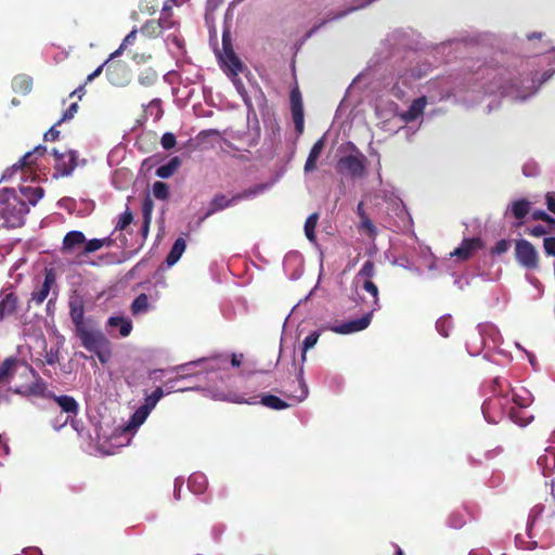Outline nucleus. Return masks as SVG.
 Wrapping results in <instances>:
<instances>
[{"instance_id": "60", "label": "nucleus", "mask_w": 555, "mask_h": 555, "mask_svg": "<svg viewBox=\"0 0 555 555\" xmlns=\"http://www.w3.org/2000/svg\"><path fill=\"white\" fill-rule=\"evenodd\" d=\"M151 59H152V54H150V53H135V54L132 56V60H133L137 64L146 63V62H149Z\"/></svg>"}, {"instance_id": "53", "label": "nucleus", "mask_w": 555, "mask_h": 555, "mask_svg": "<svg viewBox=\"0 0 555 555\" xmlns=\"http://www.w3.org/2000/svg\"><path fill=\"white\" fill-rule=\"evenodd\" d=\"M77 111H78V104L72 103L69 105V107L64 112L62 118L56 122V125H60L62 121L72 119L75 116V114L77 113Z\"/></svg>"}, {"instance_id": "49", "label": "nucleus", "mask_w": 555, "mask_h": 555, "mask_svg": "<svg viewBox=\"0 0 555 555\" xmlns=\"http://www.w3.org/2000/svg\"><path fill=\"white\" fill-rule=\"evenodd\" d=\"M353 10H354V8H350L347 11L339 12L336 15H334V16H332V17L323 21V22H321L319 25H315L314 27H312L307 36L310 37L312 34H314L317 30H319L322 26H324L328 21L344 17L348 12H351Z\"/></svg>"}, {"instance_id": "58", "label": "nucleus", "mask_w": 555, "mask_h": 555, "mask_svg": "<svg viewBox=\"0 0 555 555\" xmlns=\"http://www.w3.org/2000/svg\"><path fill=\"white\" fill-rule=\"evenodd\" d=\"M56 126L57 125L55 124L44 133L46 141H56L59 139L60 131L55 129Z\"/></svg>"}, {"instance_id": "57", "label": "nucleus", "mask_w": 555, "mask_h": 555, "mask_svg": "<svg viewBox=\"0 0 555 555\" xmlns=\"http://www.w3.org/2000/svg\"><path fill=\"white\" fill-rule=\"evenodd\" d=\"M528 233L532 236L540 237V236L545 235L547 233V230L545 227L538 224V225H534L533 228L529 229Z\"/></svg>"}, {"instance_id": "43", "label": "nucleus", "mask_w": 555, "mask_h": 555, "mask_svg": "<svg viewBox=\"0 0 555 555\" xmlns=\"http://www.w3.org/2000/svg\"><path fill=\"white\" fill-rule=\"evenodd\" d=\"M133 221V215L130 211L129 207L119 216L118 222L115 227L116 231H122L125 230L129 224H131Z\"/></svg>"}, {"instance_id": "15", "label": "nucleus", "mask_w": 555, "mask_h": 555, "mask_svg": "<svg viewBox=\"0 0 555 555\" xmlns=\"http://www.w3.org/2000/svg\"><path fill=\"white\" fill-rule=\"evenodd\" d=\"M86 236L81 231H69L65 234L62 242V251L64 254L73 253L78 246L83 245Z\"/></svg>"}, {"instance_id": "32", "label": "nucleus", "mask_w": 555, "mask_h": 555, "mask_svg": "<svg viewBox=\"0 0 555 555\" xmlns=\"http://www.w3.org/2000/svg\"><path fill=\"white\" fill-rule=\"evenodd\" d=\"M318 220H319V214L313 212L306 219V222H305L306 237L312 243H314L317 240L315 228L318 224Z\"/></svg>"}, {"instance_id": "33", "label": "nucleus", "mask_w": 555, "mask_h": 555, "mask_svg": "<svg viewBox=\"0 0 555 555\" xmlns=\"http://www.w3.org/2000/svg\"><path fill=\"white\" fill-rule=\"evenodd\" d=\"M149 310V297L146 294H140L131 304L133 315L145 313Z\"/></svg>"}, {"instance_id": "1", "label": "nucleus", "mask_w": 555, "mask_h": 555, "mask_svg": "<svg viewBox=\"0 0 555 555\" xmlns=\"http://www.w3.org/2000/svg\"><path fill=\"white\" fill-rule=\"evenodd\" d=\"M80 339L81 346L89 352H93L102 364L112 358V343L101 330L88 325L75 333Z\"/></svg>"}, {"instance_id": "12", "label": "nucleus", "mask_w": 555, "mask_h": 555, "mask_svg": "<svg viewBox=\"0 0 555 555\" xmlns=\"http://www.w3.org/2000/svg\"><path fill=\"white\" fill-rule=\"evenodd\" d=\"M537 464L543 476H551L555 472V447L546 448L544 453L538 457Z\"/></svg>"}, {"instance_id": "26", "label": "nucleus", "mask_w": 555, "mask_h": 555, "mask_svg": "<svg viewBox=\"0 0 555 555\" xmlns=\"http://www.w3.org/2000/svg\"><path fill=\"white\" fill-rule=\"evenodd\" d=\"M222 61L232 75L242 72L243 64L234 50H228L227 53H223Z\"/></svg>"}, {"instance_id": "44", "label": "nucleus", "mask_w": 555, "mask_h": 555, "mask_svg": "<svg viewBox=\"0 0 555 555\" xmlns=\"http://www.w3.org/2000/svg\"><path fill=\"white\" fill-rule=\"evenodd\" d=\"M320 335L318 332L310 333L302 341V359L306 358V352L315 346Z\"/></svg>"}, {"instance_id": "37", "label": "nucleus", "mask_w": 555, "mask_h": 555, "mask_svg": "<svg viewBox=\"0 0 555 555\" xmlns=\"http://www.w3.org/2000/svg\"><path fill=\"white\" fill-rule=\"evenodd\" d=\"M376 268L373 261L366 260L362 268L357 273L356 280L362 279L363 281L372 280L375 276Z\"/></svg>"}, {"instance_id": "61", "label": "nucleus", "mask_w": 555, "mask_h": 555, "mask_svg": "<svg viewBox=\"0 0 555 555\" xmlns=\"http://www.w3.org/2000/svg\"><path fill=\"white\" fill-rule=\"evenodd\" d=\"M550 218V215L546 214L544 210H535L532 212V219L533 220H541L546 222Z\"/></svg>"}, {"instance_id": "64", "label": "nucleus", "mask_w": 555, "mask_h": 555, "mask_svg": "<svg viewBox=\"0 0 555 555\" xmlns=\"http://www.w3.org/2000/svg\"><path fill=\"white\" fill-rule=\"evenodd\" d=\"M546 206L550 211L555 210V194L552 192H548L546 194Z\"/></svg>"}, {"instance_id": "3", "label": "nucleus", "mask_w": 555, "mask_h": 555, "mask_svg": "<svg viewBox=\"0 0 555 555\" xmlns=\"http://www.w3.org/2000/svg\"><path fill=\"white\" fill-rule=\"evenodd\" d=\"M52 154L54 156V178L70 176L78 166V153L76 151L68 150L61 153L53 149Z\"/></svg>"}, {"instance_id": "23", "label": "nucleus", "mask_w": 555, "mask_h": 555, "mask_svg": "<svg viewBox=\"0 0 555 555\" xmlns=\"http://www.w3.org/2000/svg\"><path fill=\"white\" fill-rule=\"evenodd\" d=\"M107 325L112 328L118 327L121 337L129 336L132 331L131 321L124 317H111L107 320Z\"/></svg>"}, {"instance_id": "17", "label": "nucleus", "mask_w": 555, "mask_h": 555, "mask_svg": "<svg viewBox=\"0 0 555 555\" xmlns=\"http://www.w3.org/2000/svg\"><path fill=\"white\" fill-rule=\"evenodd\" d=\"M236 204L234 199V195L231 198H227V196L222 193L216 194L209 203V207L203 217V219L210 217L217 211L223 210L232 205Z\"/></svg>"}, {"instance_id": "24", "label": "nucleus", "mask_w": 555, "mask_h": 555, "mask_svg": "<svg viewBox=\"0 0 555 555\" xmlns=\"http://www.w3.org/2000/svg\"><path fill=\"white\" fill-rule=\"evenodd\" d=\"M361 287L363 291H365L366 293H369L372 296L370 311H372V313H374L375 311L379 310L382 306L379 302V296H378L379 291H378L377 285L372 280H367V281H363Z\"/></svg>"}, {"instance_id": "42", "label": "nucleus", "mask_w": 555, "mask_h": 555, "mask_svg": "<svg viewBox=\"0 0 555 555\" xmlns=\"http://www.w3.org/2000/svg\"><path fill=\"white\" fill-rule=\"evenodd\" d=\"M102 247H103V243H101L100 238H92V240L86 238V242L83 244V250L81 251L80 255L86 256V255L95 253L99 249H101Z\"/></svg>"}, {"instance_id": "27", "label": "nucleus", "mask_w": 555, "mask_h": 555, "mask_svg": "<svg viewBox=\"0 0 555 555\" xmlns=\"http://www.w3.org/2000/svg\"><path fill=\"white\" fill-rule=\"evenodd\" d=\"M180 166V158L178 156H175L170 158V160L167 164L162 165L156 169V176L162 179L170 178L179 169Z\"/></svg>"}, {"instance_id": "22", "label": "nucleus", "mask_w": 555, "mask_h": 555, "mask_svg": "<svg viewBox=\"0 0 555 555\" xmlns=\"http://www.w3.org/2000/svg\"><path fill=\"white\" fill-rule=\"evenodd\" d=\"M531 210V203L526 198H520L509 205V211L517 220H522Z\"/></svg>"}, {"instance_id": "13", "label": "nucleus", "mask_w": 555, "mask_h": 555, "mask_svg": "<svg viewBox=\"0 0 555 555\" xmlns=\"http://www.w3.org/2000/svg\"><path fill=\"white\" fill-rule=\"evenodd\" d=\"M427 105V98L420 96L415 99L410 107L401 114V119L405 122L415 121L418 117H421L424 113V109Z\"/></svg>"}, {"instance_id": "45", "label": "nucleus", "mask_w": 555, "mask_h": 555, "mask_svg": "<svg viewBox=\"0 0 555 555\" xmlns=\"http://www.w3.org/2000/svg\"><path fill=\"white\" fill-rule=\"evenodd\" d=\"M164 397L162 387H157L145 400L149 408H154L156 403Z\"/></svg>"}, {"instance_id": "6", "label": "nucleus", "mask_w": 555, "mask_h": 555, "mask_svg": "<svg viewBox=\"0 0 555 555\" xmlns=\"http://www.w3.org/2000/svg\"><path fill=\"white\" fill-rule=\"evenodd\" d=\"M106 77L117 87H124L130 81V70L125 63L112 62L106 64Z\"/></svg>"}, {"instance_id": "54", "label": "nucleus", "mask_w": 555, "mask_h": 555, "mask_svg": "<svg viewBox=\"0 0 555 555\" xmlns=\"http://www.w3.org/2000/svg\"><path fill=\"white\" fill-rule=\"evenodd\" d=\"M553 544H555L553 533L548 530H545L541 537L540 546L542 548H547V547L552 546Z\"/></svg>"}, {"instance_id": "4", "label": "nucleus", "mask_w": 555, "mask_h": 555, "mask_svg": "<svg viewBox=\"0 0 555 555\" xmlns=\"http://www.w3.org/2000/svg\"><path fill=\"white\" fill-rule=\"evenodd\" d=\"M366 157L357 151V154H349L341 157L337 163V170L350 178H360L365 171Z\"/></svg>"}, {"instance_id": "55", "label": "nucleus", "mask_w": 555, "mask_h": 555, "mask_svg": "<svg viewBox=\"0 0 555 555\" xmlns=\"http://www.w3.org/2000/svg\"><path fill=\"white\" fill-rule=\"evenodd\" d=\"M449 325H450L449 319H439L436 323V327H437L438 332L444 337L449 336V331H448Z\"/></svg>"}, {"instance_id": "31", "label": "nucleus", "mask_w": 555, "mask_h": 555, "mask_svg": "<svg viewBox=\"0 0 555 555\" xmlns=\"http://www.w3.org/2000/svg\"><path fill=\"white\" fill-rule=\"evenodd\" d=\"M141 34L146 37H158L162 35V26L157 20L146 21L140 29Z\"/></svg>"}, {"instance_id": "51", "label": "nucleus", "mask_w": 555, "mask_h": 555, "mask_svg": "<svg viewBox=\"0 0 555 555\" xmlns=\"http://www.w3.org/2000/svg\"><path fill=\"white\" fill-rule=\"evenodd\" d=\"M158 8L156 0H142L140 4V9L142 12H146L149 14H153L156 12Z\"/></svg>"}, {"instance_id": "21", "label": "nucleus", "mask_w": 555, "mask_h": 555, "mask_svg": "<svg viewBox=\"0 0 555 555\" xmlns=\"http://www.w3.org/2000/svg\"><path fill=\"white\" fill-rule=\"evenodd\" d=\"M20 190L22 194V197L20 198L23 199L27 205L30 204L33 206L36 205L44 194L43 189L40 186H22Z\"/></svg>"}, {"instance_id": "25", "label": "nucleus", "mask_w": 555, "mask_h": 555, "mask_svg": "<svg viewBox=\"0 0 555 555\" xmlns=\"http://www.w3.org/2000/svg\"><path fill=\"white\" fill-rule=\"evenodd\" d=\"M185 247H186V243H185L184 238L178 237L175 241V243H173V245H172V247H171V249H170V251H169V254H168V256L166 258V262H167V264L169 267L173 266L175 263L178 262V260L180 259V257L184 253Z\"/></svg>"}, {"instance_id": "30", "label": "nucleus", "mask_w": 555, "mask_h": 555, "mask_svg": "<svg viewBox=\"0 0 555 555\" xmlns=\"http://www.w3.org/2000/svg\"><path fill=\"white\" fill-rule=\"evenodd\" d=\"M260 403L269 409L278 411L285 410L289 406V404L286 401L270 393L261 396Z\"/></svg>"}, {"instance_id": "14", "label": "nucleus", "mask_w": 555, "mask_h": 555, "mask_svg": "<svg viewBox=\"0 0 555 555\" xmlns=\"http://www.w3.org/2000/svg\"><path fill=\"white\" fill-rule=\"evenodd\" d=\"M55 282V276L52 271H48L44 275L43 282L38 291L31 293L30 301L36 305H41L48 297L51 286Z\"/></svg>"}, {"instance_id": "39", "label": "nucleus", "mask_w": 555, "mask_h": 555, "mask_svg": "<svg viewBox=\"0 0 555 555\" xmlns=\"http://www.w3.org/2000/svg\"><path fill=\"white\" fill-rule=\"evenodd\" d=\"M189 487L196 493L204 491L206 487V479L201 474H194L189 479Z\"/></svg>"}, {"instance_id": "29", "label": "nucleus", "mask_w": 555, "mask_h": 555, "mask_svg": "<svg viewBox=\"0 0 555 555\" xmlns=\"http://www.w3.org/2000/svg\"><path fill=\"white\" fill-rule=\"evenodd\" d=\"M269 188L268 183H259L251 188H248L240 193L234 194V199L236 203L243 201V199H249L253 198L261 193H263Z\"/></svg>"}, {"instance_id": "18", "label": "nucleus", "mask_w": 555, "mask_h": 555, "mask_svg": "<svg viewBox=\"0 0 555 555\" xmlns=\"http://www.w3.org/2000/svg\"><path fill=\"white\" fill-rule=\"evenodd\" d=\"M325 145L324 137L320 138L311 147L308 158L305 164V171L310 172L317 168V162L323 152Z\"/></svg>"}, {"instance_id": "8", "label": "nucleus", "mask_w": 555, "mask_h": 555, "mask_svg": "<svg viewBox=\"0 0 555 555\" xmlns=\"http://www.w3.org/2000/svg\"><path fill=\"white\" fill-rule=\"evenodd\" d=\"M372 311H369L359 319L350 320L341 324L332 326L331 331L340 335H347L363 331L370 325L372 321Z\"/></svg>"}, {"instance_id": "62", "label": "nucleus", "mask_w": 555, "mask_h": 555, "mask_svg": "<svg viewBox=\"0 0 555 555\" xmlns=\"http://www.w3.org/2000/svg\"><path fill=\"white\" fill-rule=\"evenodd\" d=\"M222 47H223V53H227L228 50H233L232 43H231V38L228 33H223Z\"/></svg>"}, {"instance_id": "48", "label": "nucleus", "mask_w": 555, "mask_h": 555, "mask_svg": "<svg viewBox=\"0 0 555 555\" xmlns=\"http://www.w3.org/2000/svg\"><path fill=\"white\" fill-rule=\"evenodd\" d=\"M509 248V242L502 238L495 243V245L491 248L492 255H502L505 254Z\"/></svg>"}, {"instance_id": "52", "label": "nucleus", "mask_w": 555, "mask_h": 555, "mask_svg": "<svg viewBox=\"0 0 555 555\" xmlns=\"http://www.w3.org/2000/svg\"><path fill=\"white\" fill-rule=\"evenodd\" d=\"M543 248L547 256L555 257V237L554 236L545 237L543 241Z\"/></svg>"}, {"instance_id": "28", "label": "nucleus", "mask_w": 555, "mask_h": 555, "mask_svg": "<svg viewBox=\"0 0 555 555\" xmlns=\"http://www.w3.org/2000/svg\"><path fill=\"white\" fill-rule=\"evenodd\" d=\"M545 506L543 504H537L534 505L528 516V522H527V533L529 538H533L534 534V527L541 517V515L544 513Z\"/></svg>"}, {"instance_id": "63", "label": "nucleus", "mask_w": 555, "mask_h": 555, "mask_svg": "<svg viewBox=\"0 0 555 555\" xmlns=\"http://www.w3.org/2000/svg\"><path fill=\"white\" fill-rule=\"evenodd\" d=\"M464 524L465 520L462 517H457L454 514L450 517V525L454 528H461Z\"/></svg>"}, {"instance_id": "36", "label": "nucleus", "mask_w": 555, "mask_h": 555, "mask_svg": "<svg viewBox=\"0 0 555 555\" xmlns=\"http://www.w3.org/2000/svg\"><path fill=\"white\" fill-rule=\"evenodd\" d=\"M157 21L159 22V24L162 26V31L164 29H170L176 26L177 23L172 20L171 5L165 4L163 7L162 17Z\"/></svg>"}, {"instance_id": "38", "label": "nucleus", "mask_w": 555, "mask_h": 555, "mask_svg": "<svg viewBox=\"0 0 555 555\" xmlns=\"http://www.w3.org/2000/svg\"><path fill=\"white\" fill-rule=\"evenodd\" d=\"M158 75L153 68H146L139 75V82L144 87L153 86L157 81Z\"/></svg>"}, {"instance_id": "50", "label": "nucleus", "mask_w": 555, "mask_h": 555, "mask_svg": "<svg viewBox=\"0 0 555 555\" xmlns=\"http://www.w3.org/2000/svg\"><path fill=\"white\" fill-rule=\"evenodd\" d=\"M60 360V350L59 348H51L50 350H47L46 351V354H44V361L47 364L49 365H54L55 363H57Z\"/></svg>"}, {"instance_id": "11", "label": "nucleus", "mask_w": 555, "mask_h": 555, "mask_svg": "<svg viewBox=\"0 0 555 555\" xmlns=\"http://www.w3.org/2000/svg\"><path fill=\"white\" fill-rule=\"evenodd\" d=\"M18 296L11 289L5 288L0 292V320L12 317L18 308Z\"/></svg>"}, {"instance_id": "59", "label": "nucleus", "mask_w": 555, "mask_h": 555, "mask_svg": "<svg viewBox=\"0 0 555 555\" xmlns=\"http://www.w3.org/2000/svg\"><path fill=\"white\" fill-rule=\"evenodd\" d=\"M111 60L108 59L107 61H105L103 64H101L94 72H92L90 75H88L87 79H86V83H89L91 82L94 78L99 77L102 72H103V68L104 66H106V64L109 62Z\"/></svg>"}, {"instance_id": "19", "label": "nucleus", "mask_w": 555, "mask_h": 555, "mask_svg": "<svg viewBox=\"0 0 555 555\" xmlns=\"http://www.w3.org/2000/svg\"><path fill=\"white\" fill-rule=\"evenodd\" d=\"M9 390H12L14 393L18 395H42L46 387L44 384L40 382V378L38 377L36 382L27 384V385H21V386H14L8 387Z\"/></svg>"}, {"instance_id": "35", "label": "nucleus", "mask_w": 555, "mask_h": 555, "mask_svg": "<svg viewBox=\"0 0 555 555\" xmlns=\"http://www.w3.org/2000/svg\"><path fill=\"white\" fill-rule=\"evenodd\" d=\"M137 37L138 30L134 28L124 38L119 48L109 55V60H113L114 57L120 55L129 46L134 44Z\"/></svg>"}, {"instance_id": "41", "label": "nucleus", "mask_w": 555, "mask_h": 555, "mask_svg": "<svg viewBox=\"0 0 555 555\" xmlns=\"http://www.w3.org/2000/svg\"><path fill=\"white\" fill-rule=\"evenodd\" d=\"M358 230L372 240L377 236V228L374 225L372 220L359 222Z\"/></svg>"}, {"instance_id": "40", "label": "nucleus", "mask_w": 555, "mask_h": 555, "mask_svg": "<svg viewBox=\"0 0 555 555\" xmlns=\"http://www.w3.org/2000/svg\"><path fill=\"white\" fill-rule=\"evenodd\" d=\"M153 195L158 199H167L169 196V188L167 183L162 181H156L153 184Z\"/></svg>"}, {"instance_id": "56", "label": "nucleus", "mask_w": 555, "mask_h": 555, "mask_svg": "<svg viewBox=\"0 0 555 555\" xmlns=\"http://www.w3.org/2000/svg\"><path fill=\"white\" fill-rule=\"evenodd\" d=\"M299 387H300L299 393L294 395L293 397L296 398L298 401H302L308 396V387L301 377L299 378Z\"/></svg>"}, {"instance_id": "20", "label": "nucleus", "mask_w": 555, "mask_h": 555, "mask_svg": "<svg viewBox=\"0 0 555 555\" xmlns=\"http://www.w3.org/2000/svg\"><path fill=\"white\" fill-rule=\"evenodd\" d=\"M12 89L20 94H27L33 89V78L25 74L16 75L12 80Z\"/></svg>"}, {"instance_id": "46", "label": "nucleus", "mask_w": 555, "mask_h": 555, "mask_svg": "<svg viewBox=\"0 0 555 555\" xmlns=\"http://www.w3.org/2000/svg\"><path fill=\"white\" fill-rule=\"evenodd\" d=\"M154 204L150 197H146L142 205V215L143 219H146L147 222H152V212H153Z\"/></svg>"}, {"instance_id": "9", "label": "nucleus", "mask_w": 555, "mask_h": 555, "mask_svg": "<svg viewBox=\"0 0 555 555\" xmlns=\"http://www.w3.org/2000/svg\"><path fill=\"white\" fill-rule=\"evenodd\" d=\"M482 247L483 242L480 237L464 238L461 245L451 253V257L467 261Z\"/></svg>"}, {"instance_id": "7", "label": "nucleus", "mask_w": 555, "mask_h": 555, "mask_svg": "<svg viewBox=\"0 0 555 555\" xmlns=\"http://www.w3.org/2000/svg\"><path fill=\"white\" fill-rule=\"evenodd\" d=\"M69 315L75 326V333L88 326L85 320V300L81 296L75 295L69 298Z\"/></svg>"}, {"instance_id": "2", "label": "nucleus", "mask_w": 555, "mask_h": 555, "mask_svg": "<svg viewBox=\"0 0 555 555\" xmlns=\"http://www.w3.org/2000/svg\"><path fill=\"white\" fill-rule=\"evenodd\" d=\"M28 211V205L14 192H11L9 196L0 201V217L3 219L2 225L7 228L23 225Z\"/></svg>"}, {"instance_id": "47", "label": "nucleus", "mask_w": 555, "mask_h": 555, "mask_svg": "<svg viewBox=\"0 0 555 555\" xmlns=\"http://www.w3.org/2000/svg\"><path fill=\"white\" fill-rule=\"evenodd\" d=\"M160 143L162 146L167 151L173 149L177 143L175 134L171 132L164 133L160 139Z\"/></svg>"}, {"instance_id": "16", "label": "nucleus", "mask_w": 555, "mask_h": 555, "mask_svg": "<svg viewBox=\"0 0 555 555\" xmlns=\"http://www.w3.org/2000/svg\"><path fill=\"white\" fill-rule=\"evenodd\" d=\"M53 399L61 410L67 413V420L77 416L79 412V404L74 397L67 395H53Z\"/></svg>"}, {"instance_id": "5", "label": "nucleus", "mask_w": 555, "mask_h": 555, "mask_svg": "<svg viewBox=\"0 0 555 555\" xmlns=\"http://www.w3.org/2000/svg\"><path fill=\"white\" fill-rule=\"evenodd\" d=\"M515 257L517 262L528 270H535L539 267V254L533 244L527 240L516 241Z\"/></svg>"}, {"instance_id": "34", "label": "nucleus", "mask_w": 555, "mask_h": 555, "mask_svg": "<svg viewBox=\"0 0 555 555\" xmlns=\"http://www.w3.org/2000/svg\"><path fill=\"white\" fill-rule=\"evenodd\" d=\"M37 157H35L34 153L31 152H27L21 159L18 163L14 164L12 166V171H17V170H24V169H31L33 166L36 165L37 163Z\"/></svg>"}, {"instance_id": "10", "label": "nucleus", "mask_w": 555, "mask_h": 555, "mask_svg": "<svg viewBox=\"0 0 555 555\" xmlns=\"http://www.w3.org/2000/svg\"><path fill=\"white\" fill-rule=\"evenodd\" d=\"M292 117L295 125V129L298 133L304 131V105L301 93L298 87L294 88L289 94Z\"/></svg>"}]
</instances>
